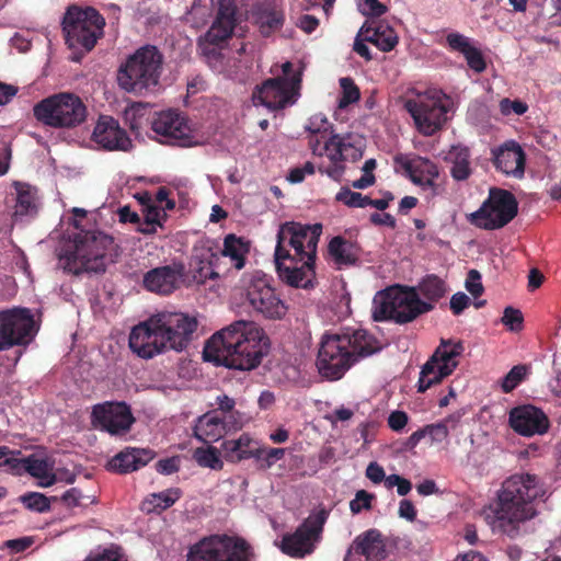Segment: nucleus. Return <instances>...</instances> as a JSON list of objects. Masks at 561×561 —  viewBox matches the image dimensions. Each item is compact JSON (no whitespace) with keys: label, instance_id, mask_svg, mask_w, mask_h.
Segmentation results:
<instances>
[{"label":"nucleus","instance_id":"61","mask_svg":"<svg viewBox=\"0 0 561 561\" xmlns=\"http://www.w3.org/2000/svg\"><path fill=\"white\" fill-rule=\"evenodd\" d=\"M144 216L149 225H157L161 227L162 221L165 218V211L156 204H147L144 208Z\"/></svg>","mask_w":561,"mask_h":561},{"label":"nucleus","instance_id":"50","mask_svg":"<svg viewBox=\"0 0 561 561\" xmlns=\"http://www.w3.org/2000/svg\"><path fill=\"white\" fill-rule=\"evenodd\" d=\"M252 417L245 412L233 410L222 419L226 433L243 428L251 422Z\"/></svg>","mask_w":561,"mask_h":561},{"label":"nucleus","instance_id":"18","mask_svg":"<svg viewBox=\"0 0 561 561\" xmlns=\"http://www.w3.org/2000/svg\"><path fill=\"white\" fill-rule=\"evenodd\" d=\"M463 350V345L459 341L443 340L421 369L419 391L424 392L449 376L457 367L458 357Z\"/></svg>","mask_w":561,"mask_h":561},{"label":"nucleus","instance_id":"44","mask_svg":"<svg viewBox=\"0 0 561 561\" xmlns=\"http://www.w3.org/2000/svg\"><path fill=\"white\" fill-rule=\"evenodd\" d=\"M459 417V415H450L439 423L428 425L425 428V434L432 442L443 443L447 439L449 431L456 428Z\"/></svg>","mask_w":561,"mask_h":561},{"label":"nucleus","instance_id":"58","mask_svg":"<svg viewBox=\"0 0 561 561\" xmlns=\"http://www.w3.org/2000/svg\"><path fill=\"white\" fill-rule=\"evenodd\" d=\"M470 69L476 72H482L486 68L485 60L479 47L474 44L472 47L462 55Z\"/></svg>","mask_w":561,"mask_h":561},{"label":"nucleus","instance_id":"24","mask_svg":"<svg viewBox=\"0 0 561 561\" xmlns=\"http://www.w3.org/2000/svg\"><path fill=\"white\" fill-rule=\"evenodd\" d=\"M397 162L405 171L413 184L417 185L427 197H434L438 194L439 185L437 183L439 171L437 165L427 158L420 156H400Z\"/></svg>","mask_w":561,"mask_h":561},{"label":"nucleus","instance_id":"56","mask_svg":"<svg viewBox=\"0 0 561 561\" xmlns=\"http://www.w3.org/2000/svg\"><path fill=\"white\" fill-rule=\"evenodd\" d=\"M284 456H285L284 448H270V449H261V450L255 451L254 457L261 459L263 468L270 469L278 460L283 459Z\"/></svg>","mask_w":561,"mask_h":561},{"label":"nucleus","instance_id":"36","mask_svg":"<svg viewBox=\"0 0 561 561\" xmlns=\"http://www.w3.org/2000/svg\"><path fill=\"white\" fill-rule=\"evenodd\" d=\"M253 439L249 434H242L238 438L227 439L221 444L225 459L230 462H239L255 456L252 449Z\"/></svg>","mask_w":561,"mask_h":561},{"label":"nucleus","instance_id":"15","mask_svg":"<svg viewBox=\"0 0 561 561\" xmlns=\"http://www.w3.org/2000/svg\"><path fill=\"white\" fill-rule=\"evenodd\" d=\"M518 204L512 193L491 188L480 208L469 215V221L478 228L494 230L506 226L516 215Z\"/></svg>","mask_w":561,"mask_h":561},{"label":"nucleus","instance_id":"37","mask_svg":"<svg viewBox=\"0 0 561 561\" xmlns=\"http://www.w3.org/2000/svg\"><path fill=\"white\" fill-rule=\"evenodd\" d=\"M328 252L330 259L339 267L354 264L358 257V250L356 245L342 237H334L330 241Z\"/></svg>","mask_w":561,"mask_h":561},{"label":"nucleus","instance_id":"26","mask_svg":"<svg viewBox=\"0 0 561 561\" xmlns=\"http://www.w3.org/2000/svg\"><path fill=\"white\" fill-rule=\"evenodd\" d=\"M394 548L393 542L378 529H368L358 535L352 542L345 561H356L353 554L365 557L366 561H382Z\"/></svg>","mask_w":561,"mask_h":561},{"label":"nucleus","instance_id":"47","mask_svg":"<svg viewBox=\"0 0 561 561\" xmlns=\"http://www.w3.org/2000/svg\"><path fill=\"white\" fill-rule=\"evenodd\" d=\"M335 199L348 207L365 208L368 206L369 197L353 192L348 187H342L335 195Z\"/></svg>","mask_w":561,"mask_h":561},{"label":"nucleus","instance_id":"45","mask_svg":"<svg viewBox=\"0 0 561 561\" xmlns=\"http://www.w3.org/2000/svg\"><path fill=\"white\" fill-rule=\"evenodd\" d=\"M20 451L12 450L7 446H0V468L13 474H21L23 466L22 458L19 457Z\"/></svg>","mask_w":561,"mask_h":561},{"label":"nucleus","instance_id":"39","mask_svg":"<svg viewBox=\"0 0 561 561\" xmlns=\"http://www.w3.org/2000/svg\"><path fill=\"white\" fill-rule=\"evenodd\" d=\"M254 23L260 27L261 33L268 35L283 24V13L270 5H260L251 14Z\"/></svg>","mask_w":561,"mask_h":561},{"label":"nucleus","instance_id":"23","mask_svg":"<svg viewBox=\"0 0 561 561\" xmlns=\"http://www.w3.org/2000/svg\"><path fill=\"white\" fill-rule=\"evenodd\" d=\"M91 421L95 428L123 435L130 430L135 419L125 402H103L93 407Z\"/></svg>","mask_w":561,"mask_h":561},{"label":"nucleus","instance_id":"10","mask_svg":"<svg viewBox=\"0 0 561 561\" xmlns=\"http://www.w3.org/2000/svg\"><path fill=\"white\" fill-rule=\"evenodd\" d=\"M301 70L294 69L289 61L282 65V75L268 79L253 93L254 105H262L270 111L293 105L299 98Z\"/></svg>","mask_w":561,"mask_h":561},{"label":"nucleus","instance_id":"9","mask_svg":"<svg viewBox=\"0 0 561 561\" xmlns=\"http://www.w3.org/2000/svg\"><path fill=\"white\" fill-rule=\"evenodd\" d=\"M404 107L412 116L416 129L424 136H432L447 122L450 100L435 89L411 91L404 100Z\"/></svg>","mask_w":561,"mask_h":561},{"label":"nucleus","instance_id":"43","mask_svg":"<svg viewBox=\"0 0 561 561\" xmlns=\"http://www.w3.org/2000/svg\"><path fill=\"white\" fill-rule=\"evenodd\" d=\"M194 461L202 468L219 471L224 468L220 450L211 445L198 447L193 451Z\"/></svg>","mask_w":561,"mask_h":561},{"label":"nucleus","instance_id":"2","mask_svg":"<svg viewBox=\"0 0 561 561\" xmlns=\"http://www.w3.org/2000/svg\"><path fill=\"white\" fill-rule=\"evenodd\" d=\"M545 494V485L537 476L528 472L513 474L485 507V523L493 534L517 538L525 531V525L537 516L535 502Z\"/></svg>","mask_w":561,"mask_h":561},{"label":"nucleus","instance_id":"49","mask_svg":"<svg viewBox=\"0 0 561 561\" xmlns=\"http://www.w3.org/2000/svg\"><path fill=\"white\" fill-rule=\"evenodd\" d=\"M342 95L339 100V107L344 108L347 105L355 103L359 99V91L350 78L340 79Z\"/></svg>","mask_w":561,"mask_h":561},{"label":"nucleus","instance_id":"11","mask_svg":"<svg viewBox=\"0 0 561 561\" xmlns=\"http://www.w3.org/2000/svg\"><path fill=\"white\" fill-rule=\"evenodd\" d=\"M105 21L92 7L71 5L67 9L62 28L71 48L90 50L103 35Z\"/></svg>","mask_w":561,"mask_h":561},{"label":"nucleus","instance_id":"62","mask_svg":"<svg viewBox=\"0 0 561 561\" xmlns=\"http://www.w3.org/2000/svg\"><path fill=\"white\" fill-rule=\"evenodd\" d=\"M466 289L476 297L482 294L483 286L481 283V275L478 271L471 270L468 273V277L466 279Z\"/></svg>","mask_w":561,"mask_h":561},{"label":"nucleus","instance_id":"41","mask_svg":"<svg viewBox=\"0 0 561 561\" xmlns=\"http://www.w3.org/2000/svg\"><path fill=\"white\" fill-rule=\"evenodd\" d=\"M181 496L179 489H168L159 493H152L147 496L142 504L141 510L146 513H159L171 507Z\"/></svg>","mask_w":561,"mask_h":561},{"label":"nucleus","instance_id":"53","mask_svg":"<svg viewBox=\"0 0 561 561\" xmlns=\"http://www.w3.org/2000/svg\"><path fill=\"white\" fill-rule=\"evenodd\" d=\"M22 503L32 511H36L39 513L46 512L49 510V501L48 499L41 493H28L21 496Z\"/></svg>","mask_w":561,"mask_h":561},{"label":"nucleus","instance_id":"17","mask_svg":"<svg viewBox=\"0 0 561 561\" xmlns=\"http://www.w3.org/2000/svg\"><path fill=\"white\" fill-rule=\"evenodd\" d=\"M249 546L238 537L211 536L190 551L187 561H249Z\"/></svg>","mask_w":561,"mask_h":561},{"label":"nucleus","instance_id":"21","mask_svg":"<svg viewBox=\"0 0 561 561\" xmlns=\"http://www.w3.org/2000/svg\"><path fill=\"white\" fill-rule=\"evenodd\" d=\"M37 332V325L26 308L0 311V351L30 343Z\"/></svg>","mask_w":561,"mask_h":561},{"label":"nucleus","instance_id":"60","mask_svg":"<svg viewBox=\"0 0 561 561\" xmlns=\"http://www.w3.org/2000/svg\"><path fill=\"white\" fill-rule=\"evenodd\" d=\"M499 106L504 116H508L511 114L523 115L528 110V105L519 100L503 99L500 101Z\"/></svg>","mask_w":561,"mask_h":561},{"label":"nucleus","instance_id":"4","mask_svg":"<svg viewBox=\"0 0 561 561\" xmlns=\"http://www.w3.org/2000/svg\"><path fill=\"white\" fill-rule=\"evenodd\" d=\"M381 348V343L365 330L325 334L318 351L317 368L325 379L339 380L358 360Z\"/></svg>","mask_w":561,"mask_h":561},{"label":"nucleus","instance_id":"7","mask_svg":"<svg viewBox=\"0 0 561 561\" xmlns=\"http://www.w3.org/2000/svg\"><path fill=\"white\" fill-rule=\"evenodd\" d=\"M161 66L162 56L154 46L141 47L119 66L117 83L128 93L142 95L158 85Z\"/></svg>","mask_w":561,"mask_h":561},{"label":"nucleus","instance_id":"20","mask_svg":"<svg viewBox=\"0 0 561 561\" xmlns=\"http://www.w3.org/2000/svg\"><path fill=\"white\" fill-rule=\"evenodd\" d=\"M153 319L167 352L184 351L197 328V320L183 312L163 311L153 314Z\"/></svg>","mask_w":561,"mask_h":561},{"label":"nucleus","instance_id":"40","mask_svg":"<svg viewBox=\"0 0 561 561\" xmlns=\"http://www.w3.org/2000/svg\"><path fill=\"white\" fill-rule=\"evenodd\" d=\"M446 159L451 163L450 173L455 180L463 181L469 178L471 167L467 148L461 146L451 147Z\"/></svg>","mask_w":561,"mask_h":561},{"label":"nucleus","instance_id":"59","mask_svg":"<svg viewBox=\"0 0 561 561\" xmlns=\"http://www.w3.org/2000/svg\"><path fill=\"white\" fill-rule=\"evenodd\" d=\"M84 561H127L117 548L93 551Z\"/></svg>","mask_w":561,"mask_h":561},{"label":"nucleus","instance_id":"32","mask_svg":"<svg viewBox=\"0 0 561 561\" xmlns=\"http://www.w3.org/2000/svg\"><path fill=\"white\" fill-rule=\"evenodd\" d=\"M152 458L153 453L149 449L126 448L114 456L107 466L110 470L126 473L146 466Z\"/></svg>","mask_w":561,"mask_h":561},{"label":"nucleus","instance_id":"57","mask_svg":"<svg viewBox=\"0 0 561 561\" xmlns=\"http://www.w3.org/2000/svg\"><path fill=\"white\" fill-rule=\"evenodd\" d=\"M523 314L520 310L515 309L513 307H506L504 309V313L502 317V323L510 330V331H520L523 328Z\"/></svg>","mask_w":561,"mask_h":561},{"label":"nucleus","instance_id":"48","mask_svg":"<svg viewBox=\"0 0 561 561\" xmlns=\"http://www.w3.org/2000/svg\"><path fill=\"white\" fill-rule=\"evenodd\" d=\"M445 42L450 50L461 55L466 54L476 44L472 38L455 31L447 33Z\"/></svg>","mask_w":561,"mask_h":561},{"label":"nucleus","instance_id":"1","mask_svg":"<svg viewBox=\"0 0 561 561\" xmlns=\"http://www.w3.org/2000/svg\"><path fill=\"white\" fill-rule=\"evenodd\" d=\"M322 226L286 221L279 225L274 249V262L279 279L295 288L316 286L317 250Z\"/></svg>","mask_w":561,"mask_h":561},{"label":"nucleus","instance_id":"8","mask_svg":"<svg viewBox=\"0 0 561 561\" xmlns=\"http://www.w3.org/2000/svg\"><path fill=\"white\" fill-rule=\"evenodd\" d=\"M249 251L250 242L234 234H228L225 238L220 252H214L210 248L198 249L195 255L198 266L193 274L195 282L204 284L207 279L217 278L221 273L228 271V266H222V260H228L230 266L236 270L243 268Z\"/></svg>","mask_w":561,"mask_h":561},{"label":"nucleus","instance_id":"42","mask_svg":"<svg viewBox=\"0 0 561 561\" xmlns=\"http://www.w3.org/2000/svg\"><path fill=\"white\" fill-rule=\"evenodd\" d=\"M414 288L419 296L422 295L425 298L424 302H431L433 306L447 293L445 282L435 275L426 276Z\"/></svg>","mask_w":561,"mask_h":561},{"label":"nucleus","instance_id":"19","mask_svg":"<svg viewBox=\"0 0 561 561\" xmlns=\"http://www.w3.org/2000/svg\"><path fill=\"white\" fill-rule=\"evenodd\" d=\"M463 350V345L459 341L443 340L421 369L419 391L424 392L449 376L457 367L458 357Z\"/></svg>","mask_w":561,"mask_h":561},{"label":"nucleus","instance_id":"52","mask_svg":"<svg viewBox=\"0 0 561 561\" xmlns=\"http://www.w3.org/2000/svg\"><path fill=\"white\" fill-rule=\"evenodd\" d=\"M332 128L328 117L322 113L311 115L306 124V130L310 134H327Z\"/></svg>","mask_w":561,"mask_h":561},{"label":"nucleus","instance_id":"64","mask_svg":"<svg viewBox=\"0 0 561 561\" xmlns=\"http://www.w3.org/2000/svg\"><path fill=\"white\" fill-rule=\"evenodd\" d=\"M366 477L375 484L385 480V470L377 462H370L366 468Z\"/></svg>","mask_w":561,"mask_h":561},{"label":"nucleus","instance_id":"55","mask_svg":"<svg viewBox=\"0 0 561 561\" xmlns=\"http://www.w3.org/2000/svg\"><path fill=\"white\" fill-rule=\"evenodd\" d=\"M375 499L374 494L365 490L356 492L355 497L350 502V510L353 514H359L363 511L371 508V502Z\"/></svg>","mask_w":561,"mask_h":561},{"label":"nucleus","instance_id":"13","mask_svg":"<svg viewBox=\"0 0 561 561\" xmlns=\"http://www.w3.org/2000/svg\"><path fill=\"white\" fill-rule=\"evenodd\" d=\"M34 116L45 125L70 128L85 119L87 108L79 96L72 93H58L36 104Z\"/></svg>","mask_w":561,"mask_h":561},{"label":"nucleus","instance_id":"33","mask_svg":"<svg viewBox=\"0 0 561 561\" xmlns=\"http://www.w3.org/2000/svg\"><path fill=\"white\" fill-rule=\"evenodd\" d=\"M21 474L27 472L37 480V485L48 488L56 483L54 465L48 458L36 455L22 458Z\"/></svg>","mask_w":561,"mask_h":561},{"label":"nucleus","instance_id":"38","mask_svg":"<svg viewBox=\"0 0 561 561\" xmlns=\"http://www.w3.org/2000/svg\"><path fill=\"white\" fill-rule=\"evenodd\" d=\"M16 192V203L14 216H31L37 210V192L34 187L25 183L16 182L14 184Z\"/></svg>","mask_w":561,"mask_h":561},{"label":"nucleus","instance_id":"22","mask_svg":"<svg viewBox=\"0 0 561 561\" xmlns=\"http://www.w3.org/2000/svg\"><path fill=\"white\" fill-rule=\"evenodd\" d=\"M328 514L321 510L309 515V517L297 528L293 535L285 536L280 549L284 553L301 558L314 550Z\"/></svg>","mask_w":561,"mask_h":561},{"label":"nucleus","instance_id":"29","mask_svg":"<svg viewBox=\"0 0 561 561\" xmlns=\"http://www.w3.org/2000/svg\"><path fill=\"white\" fill-rule=\"evenodd\" d=\"M185 267L174 262L170 265L152 268L144 276V286L147 290L160 295H169L180 288L184 282Z\"/></svg>","mask_w":561,"mask_h":561},{"label":"nucleus","instance_id":"16","mask_svg":"<svg viewBox=\"0 0 561 561\" xmlns=\"http://www.w3.org/2000/svg\"><path fill=\"white\" fill-rule=\"evenodd\" d=\"M242 293L251 309L265 319L280 320L288 311V306L261 275L243 277Z\"/></svg>","mask_w":561,"mask_h":561},{"label":"nucleus","instance_id":"25","mask_svg":"<svg viewBox=\"0 0 561 561\" xmlns=\"http://www.w3.org/2000/svg\"><path fill=\"white\" fill-rule=\"evenodd\" d=\"M128 344L131 352L144 359H150L167 352L153 316L131 329Z\"/></svg>","mask_w":561,"mask_h":561},{"label":"nucleus","instance_id":"34","mask_svg":"<svg viewBox=\"0 0 561 561\" xmlns=\"http://www.w3.org/2000/svg\"><path fill=\"white\" fill-rule=\"evenodd\" d=\"M359 35L383 51L391 50L398 43L396 32L388 24L375 25L374 22L367 21L362 26Z\"/></svg>","mask_w":561,"mask_h":561},{"label":"nucleus","instance_id":"12","mask_svg":"<svg viewBox=\"0 0 561 561\" xmlns=\"http://www.w3.org/2000/svg\"><path fill=\"white\" fill-rule=\"evenodd\" d=\"M312 153L325 157L330 164L321 165L319 170L334 181H340L344 174L345 161H355L363 156L362 141L352 134H332L324 142L320 139L310 140Z\"/></svg>","mask_w":561,"mask_h":561},{"label":"nucleus","instance_id":"31","mask_svg":"<svg viewBox=\"0 0 561 561\" xmlns=\"http://www.w3.org/2000/svg\"><path fill=\"white\" fill-rule=\"evenodd\" d=\"M493 161L497 170L506 175L520 179L525 171V152L514 140L505 141L492 150Z\"/></svg>","mask_w":561,"mask_h":561},{"label":"nucleus","instance_id":"6","mask_svg":"<svg viewBox=\"0 0 561 561\" xmlns=\"http://www.w3.org/2000/svg\"><path fill=\"white\" fill-rule=\"evenodd\" d=\"M432 309L433 305L422 301L414 287L391 286L375 295L371 316L375 321L408 323Z\"/></svg>","mask_w":561,"mask_h":561},{"label":"nucleus","instance_id":"63","mask_svg":"<svg viewBox=\"0 0 561 561\" xmlns=\"http://www.w3.org/2000/svg\"><path fill=\"white\" fill-rule=\"evenodd\" d=\"M180 467V458L179 457H171L167 459H162L157 462L156 468L157 471L162 474H171L173 472H176Z\"/></svg>","mask_w":561,"mask_h":561},{"label":"nucleus","instance_id":"35","mask_svg":"<svg viewBox=\"0 0 561 561\" xmlns=\"http://www.w3.org/2000/svg\"><path fill=\"white\" fill-rule=\"evenodd\" d=\"M226 434L222 417L215 412H208L198 417L194 435L197 439L205 443H214L219 440Z\"/></svg>","mask_w":561,"mask_h":561},{"label":"nucleus","instance_id":"27","mask_svg":"<svg viewBox=\"0 0 561 561\" xmlns=\"http://www.w3.org/2000/svg\"><path fill=\"white\" fill-rule=\"evenodd\" d=\"M234 15L236 4L233 0H220L216 20L199 42L201 49L205 55L215 54V48H209L208 45H218L232 34L236 25Z\"/></svg>","mask_w":561,"mask_h":561},{"label":"nucleus","instance_id":"3","mask_svg":"<svg viewBox=\"0 0 561 561\" xmlns=\"http://www.w3.org/2000/svg\"><path fill=\"white\" fill-rule=\"evenodd\" d=\"M270 351L265 331L254 321L238 320L216 332L204 347V358L239 370L257 367Z\"/></svg>","mask_w":561,"mask_h":561},{"label":"nucleus","instance_id":"54","mask_svg":"<svg viewBox=\"0 0 561 561\" xmlns=\"http://www.w3.org/2000/svg\"><path fill=\"white\" fill-rule=\"evenodd\" d=\"M62 501L67 506L75 507L93 504L95 502V497L93 495H84L80 490L72 488L65 492Z\"/></svg>","mask_w":561,"mask_h":561},{"label":"nucleus","instance_id":"14","mask_svg":"<svg viewBox=\"0 0 561 561\" xmlns=\"http://www.w3.org/2000/svg\"><path fill=\"white\" fill-rule=\"evenodd\" d=\"M150 124L151 129L167 144L190 148L205 142L204 136L179 110L156 112Z\"/></svg>","mask_w":561,"mask_h":561},{"label":"nucleus","instance_id":"46","mask_svg":"<svg viewBox=\"0 0 561 561\" xmlns=\"http://www.w3.org/2000/svg\"><path fill=\"white\" fill-rule=\"evenodd\" d=\"M529 368L526 365L514 366L502 379L501 388L503 392L513 391L528 375Z\"/></svg>","mask_w":561,"mask_h":561},{"label":"nucleus","instance_id":"28","mask_svg":"<svg viewBox=\"0 0 561 561\" xmlns=\"http://www.w3.org/2000/svg\"><path fill=\"white\" fill-rule=\"evenodd\" d=\"M91 138L99 147L110 151H127L131 148L127 133L115 118L107 115L99 117Z\"/></svg>","mask_w":561,"mask_h":561},{"label":"nucleus","instance_id":"51","mask_svg":"<svg viewBox=\"0 0 561 561\" xmlns=\"http://www.w3.org/2000/svg\"><path fill=\"white\" fill-rule=\"evenodd\" d=\"M356 4L358 11L369 19L379 18L388 11L387 5L378 0H356Z\"/></svg>","mask_w":561,"mask_h":561},{"label":"nucleus","instance_id":"30","mask_svg":"<svg viewBox=\"0 0 561 561\" xmlns=\"http://www.w3.org/2000/svg\"><path fill=\"white\" fill-rule=\"evenodd\" d=\"M511 427L523 436L542 435L549 428L547 415L534 405H520L510 412Z\"/></svg>","mask_w":561,"mask_h":561},{"label":"nucleus","instance_id":"5","mask_svg":"<svg viewBox=\"0 0 561 561\" xmlns=\"http://www.w3.org/2000/svg\"><path fill=\"white\" fill-rule=\"evenodd\" d=\"M112 244V238L102 232H81L59 255V265L73 274L103 272L106 253Z\"/></svg>","mask_w":561,"mask_h":561}]
</instances>
